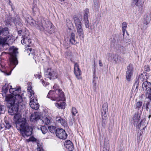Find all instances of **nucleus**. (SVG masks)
Listing matches in <instances>:
<instances>
[{
	"mask_svg": "<svg viewBox=\"0 0 151 151\" xmlns=\"http://www.w3.org/2000/svg\"><path fill=\"white\" fill-rule=\"evenodd\" d=\"M74 74L78 79L80 80L82 79L81 76L82 74L81 71L79 68V65L77 63H75L74 65Z\"/></svg>",
	"mask_w": 151,
	"mask_h": 151,
	"instance_id": "1a4fd4ad",
	"label": "nucleus"
},
{
	"mask_svg": "<svg viewBox=\"0 0 151 151\" xmlns=\"http://www.w3.org/2000/svg\"><path fill=\"white\" fill-rule=\"evenodd\" d=\"M132 119L134 124H137L140 120V116L138 113H136L133 116Z\"/></svg>",
	"mask_w": 151,
	"mask_h": 151,
	"instance_id": "6ab92c4d",
	"label": "nucleus"
},
{
	"mask_svg": "<svg viewBox=\"0 0 151 151\" xmlns=\"http://www.w3.org/2000/svg\"><path fill=\"white\" fill-rule=\"evenodd\" d=\"M35 139L34 138V137H30L29 139H27L26 140L27 142H29V141H35Z\"/></svg>",
	"mask_w": 151,
	"mask_h": 151,
	"instance_id": "4c0bfd02",
	"label": "nucleus"
},
{
	"mask_svg": "<svg viewBox=\"0 0 151 151\" xmlns=\"http://www.w3.org/2000/svg\"><path fill=\"white\" fill-rule=\"evenodd\" d=\"M45 75L46 78L55 79L58 78V74L51 68H48L45 72Z\"/></svg>",
	"mask_w": 151,
	"mask_h": 151,
	"instance_id": "39448f33",
	"label": "nucleus"
},
{
	"mask_svg": "<svg viewBox=\"0 0 151 151\" xmlns=\"http://www.w3.org/2000/svg\"><path fill=\"white\" fill-rule=\"evenodd\" d=\"M106 58L109 61H113L115 63L117 64L119 63L118 61V57L115 54L110 53H108Z\"/></svg>",
	"mask_w": 151,
	"mask_h": 151,
	"instance_id": "9d476101",
	"label": "nucleus"
},
{
	"mask_svg": "<svg viewBox=\"0 0 151 151\" xmlns=\"http://www.w3.org/2000/svg\"><path fill=\"white\" fill-rule=\"evenodd\" d=\"M70 42L72 44L75 45L77 43L75 40V36L74 33L72 32L70 36Z\"/></svg>",
	"mask_w": 151,
	"mask_h": 151,
	"instance_id": "aec40b11",
	"label": "nucleus"
},
{
	"mask_svg": "<svg viewBox=\"0 0 151 151\" xmlns=\"http://www.w3.org/2000/svg\"><path fill=\"white\" fill-rule=\"evenodd\" d=\"M143 5V2L139 0H132V5L134 6L135 5L139 7H142Z\"/></svg>",
	"mask_w": 151,
	"mask_h": 151,
	"instance_id": "dca6fc26",
	"label": "nucleus"
},
{
	"mask_svg": "<svg viewBox=\"0 0 151 151\" xmlns=\"http://www.w3.org/2000/svg\"><path fill=\"white\" fill-rule=\"evenodd\" d=\"M42 122L45 124L48 125L51 122L50 120L47 117L43 119Z\"/></svg>",
	"mask_w": 151,
	"mask_h": 151,
	"instance_id": "c756f323",
	"label": "nucleus"
},
{
	"mask_svg": "<svg viewBox=\"0 0 151 151\" xmlns=\"http://www.w3.org/2000/svg\"><path fill=\"white\" fill-rule=\"evenodd\" d=\"M71 113L72 114V115L74 116H75L77 113V111L75 108L73 107L72 109Z\"/></svg>",
	"mask_w": 151,
	"mask_h": 151,
	"instance_id": "f704fd0d",
	"label": "nucleus"
},
{
	"mask_svg": "<svg viewBox=\"0 0 151 151\" xmlns=\"http://www.w3.org/2000/svg\"><path fill=\"white\" fill-rule=\"evenodd\" d=\"M1 31V34L4 36H8V35L9 33V31L8 28L7 27H5L4 28H2V29Z\"/></svg>",
	"mask_w": 151,
	"mask_h": 151,
	"instance_id": "bb28decb",
	"label": "nucleus"
},
{
	"mask_svg": "<svg viewBox=\"0 0 151 151\" xmlns=\"http://www.w3.org/2000/svg\"><path fill=\"white\" fill-rule=\"evenodd\" d=\"M40 114L38 112L34 113L32 114L30 117V120L31 122H35L40 118Z\"/></svg>",
	"mask_w": 151,
	"mask_h": 151,
	"instance_id": "4468645a",
	"label": "nucleus"
},
{
	"mask_svg": "<svg viewBox=\"0 0 151 151\" xmlns=\"http://www.w3.org/2000/svg\"><path fill=\"white\" fill-rule=\"evenodd\" d=\"M36 9H37V8H36L35 7H33V8H32V10L33 12H36Z\"/></svg>",
	"mask_w": 151,
	"mask_h": 151,
	"instance_id": "a18cd8bd",
	"label": "nucleus"
},
{
	"mask_svg": "<svg viewBox=\"0 0 151 151\" xmlns=\"http://www.w3.org/2000/svg\"><path fill=\"white\" fill-rule=\"evenodd\" d=\"M54 91H50L47 96V97L53 101H59L65 100L64 93L59 88V86L56 84L53 86Z\"/></svg>",
	"mask_w": 151,
	"mask_h": 151,
	"instance_id": "7ed1b4c3",
	"label": "nucleus"
},
{
	"mask_svg": "<svg viewBox=\"0 0 151 151\" xmlns=\"http://www.w3.org/2000/svg\"><path fill=\"white\" fill-rule=\"evenodd\" d=\"M40 81L42 82V84H43V83L44 82V81L42 79H41Z\"/></svg>",
	"mask_w": 151,
	"mask_h": 151,
	"instance_id": "8fccbe9b",
	"label": "nucleus"
},
{
	"mask_svg": "<svg viewBox=\"0 0 151 151\" xmlns=\"http://www.w3.org/2000/svg\"><path fill=\"white\" fill-rule=\"evenodd\" d=\"M55 122L58 124L65 127L67 125V122L65 119L61 118L60 116H57L55 119Z\"/></svg>",
	"mask_w": 151,
	"mask_h": 151,
	"instance_id": "9b49d317",
	"label": "nucleus"
},
{
	"mask_svg": "<svg viewBox=\"0 0 151 151\" xmlns=\"http://www.w3.org/2000/svg\"><path fill=\"white\" fill-rule=\"evenodd\" d=\"M11 36H8L4 38L0 37V45H4L7 43L8 41L11 39Z\"/></svg>",
	"mask_w": 151,
	"mask_h": 151,
	"instance_id": "f3484780",
	"label": "nucleus"
},
{
	"mask_svg": "<svg viewBox=\"0 0 151 151\" xmlns=\"http://www.w3.org/2000/svg\"><path fill=\"white\" fill-rule=\"evenodd\" d=\"M150 17L149 16L146 15L144 18L143 24L147 25L150 23Z\"/></svg>",
	"mask_w": 151,
	"mask_h": 151,
	"instance_id": "a878e982",
	"label": "nucleus"
},
{
	"mask_svg": "<svg viewBox=\"0 0 151 151\" xmlns=\"http://www.w3.org/2000/svg\"><path fill=\"white\" fill-rule=\"evenodd\" d=\"M142 76V74L140 76V78Z\"/></svg>",
	"mask_w": 151,
	"mask_h": 151,
	"instance_id": "603ef678",
	"label": "nucleus"
},
{
	"mask_svg": "<svg viewBox=\"0 0 151 151\" xmlns=\"http://www.w3.org/2000/svg\"><path fill=\"white\" fill-rule=\"evenodd\" d=\"M74 23L77 30V32L79 37L81 38H84V32L82 24L80 19L77 17H74Z\"/></svg>",
	"mask_w": 151,
	"mask_h": 151,
	"instance_id": "20e7f679",
	"label": "nucleus"
},
{
	"mask_svg": "<svg viewBox=\"0 0 151 151\" xmlns=\"http://www.w3.org/2000/svg\"><path fill=\"white\" fill-rule=\"evenodd\" d=\"M146 96L151 100V90L147 92Z\"/></svg>",
	"mask_w": 151,
	"mask_h": 151,
	"instance_id": "e433bc0d",
	"label": "nucleus"
},
{
	"mask_svg": "<svg viewBox=\"0 0 151 151\" xmlns=\"http://www.w3.org/2000/svg\"><path fill=\"white\" fill-rule=\"evenodd\" d=\"M142 105V101H139L137 102L135 104V109H140Z\"/></svg>",
	"mask_w": 151,
	"mask_h": 151,
	"instance_id": "c85d7f7f",
	"label": "nucleus"
},
{
	"mask_svg": "<svg viewBox=\"0 0 151 151\" xmlns=\"http://www.w3.org/2000/svg\"><path fill=\"white\" fill-rule=\"evenodd\" d=\"M56 136L60 139H65L67 137V134L64 130L62 129H58L56 131Z\"/></svg>",
	"mask_w": 151,
	"mask_h": 151,
	"instance_id": "423d86ee",
	"label": "nucleus"
},
{
	"mask_svg": "<svg viewBox=\"0 0 151 151\" xmlns=\"http://www.w3.org/2000/svg\"><path fill=\"white\" fill-rule=\"evenodd\" d=\"M2 28L0 27V35L1 34V31H2Z\"/></svg>",
	"mask_w": 151,
	"mask_h": 151,
	"instance_id": "de8ad7c7",
	"label": "nucleus"
},
{
	"mask_svg": "<svg viewBox=\"0 0 151 151\" xmlns=\"http://www.w3.org/2000/svg\"><path fill=\"white\" fill-rule=\"evenodd\" d=\"M23 45H24L25 46H28L31 43V40L27 38H24L21 41Z\"/></svg>",
	"mask_w": 151,
	"mask_h": 151,
	"instance_id": "a211bd4d",
	"label": "nucleus"
},
{
	"mask_svg": "<svg viewBox=\"0 0 151 151\" xmlns=\"http://www.w3.org/2000/svg\"><path fill=\"white\" fill-rule=\"evenodd\" d=\"M14 22L17 26L18 25L20 27H21L22 25L20 19L18 17H17V18H15V19L14 20Z\"/></svg>",
	"mask_w": 151,
	"mask_h": 151,
	"instance_id": "5701e85b",
	"label": "nucleus"
},
{
	"mask_svg": "<svg viewBox=\"0 0 151 151\" xmlns=\"http://www.w3.org/2000/svg\"><path fill=\"white\" fill-rule=\"evenodd\" d=\"M151 117V115H149V118H150Z\"/></svg>",
	"mask_w": 151,
	"mask_h": 151,
	"instance_id": "3c124183",
	"label": "nucleus"
},
{
	"mask_svg": "<svg viewBox=\"0 0 151 151\" xmlns=\"http://www.w3.org/2000/svg\"><path fill=\"white\" fill-rule=\"evenodd\" d=\"M145 121L144 120H142L141 121V122L138 125V126L139 127H141L142 125H145L144 123H145Z\"/></svg>",
	"mask_w": 151,
	"mask_h": 151,
	"instance_id": "ea45409f",
	"label": "nucleus"
},
{
	"mask_svg": "<svg viewBox=\"0 0 151 151\" xmlns=\"http://www.w3.org/2000/svg\"><path fill=\"white\" fill-rule=\"evenodd\" d=\"M30 98L29 105L30 107L34 109L37 110L38 109L39 105L37 102V97L35 96Z\"/></svg>",
	"mask_w": 151,
	"mask_h": 151,
	"instance_id": "0eeeda50",
	"label": "nucleus"
},
{
	"mask_svg": "<svg viewBox=\"0 0 151 151\" xmlns=\"http://www.w3.org/2000/svg\"><path fill=\"white\" fill-rule=\"evenodd\" d=\"M64 145L65 147L68 150L71 151L73 149V146L72 143L70 140H67L64 143Z\"/></svg>",
	"mask_w": 151,
	"mask_h": 151,
	"instance_id": "2eb2a0df",
	"label": "nucleus"
},
{
	"mask_svg": "<svg viewBox=\"0 0 151 151\" xmlns=\"http://www.w3.org/2000/svg\"><path fill=\"white\" fill-rule=\"evenodd\" d=\"M4 111V106H0V114L3 113Z\"/></svg>",
	"mask_w": 151,
	"mask_h": 151,
	"instance_id": "58836bf2",
	"label": "nucleus"
},
{
	"mask_svg": "<svg viewBox=\"0 0 151 151\" xmlns=\"http://www.w3.org/2000/svg\"><path fill=\"white\" fill-rule=\"evenodd\" d=\"M84 21L86 27L87 28H88L89 27L90 25L88 19H84Z\"/></svg>",
	"mask_w": 151,
	"mask_h": 151,
	"instance_id": "2f4dec72",
	"label": "nucleus"
},
{
	"mask_svg": "<svg viewBox=\"0 0 151 151\" xmlns=\"http://www.w3.org/2000/svg\"><path fill=\"white\" fill-rule=\"evenodd\" d=\"M35 77L36 78H38L40 79L41 78V75L40 74V72H37V73L35 74Z\"/></svg>",
	"mask_w": 151,
	"mask_h": 151,
	"instance_id": "c9c22d12",
	"label": "nucleus"
},
{
	"mask_svg": "<svg viewBox=\"0 0 151 151\" xmlns=\"http://www.w3.org/2000/svg\"><path fill=\"white\" fill-rule=\"evenodd\" d=\"M27 52L29 53V55H31L32 56L33 59L36 60V57L35 56V53L34 52V50H32V48H28L27 50Z\"/></svg>",
	"mask_w": 151,
	"mask_h": 151,
	"instance_id": "412c9836",
	"label": "nucleus"
},
{
	"mask_svg": "<svg viewBox=\"0 0 151 151\" xmlns=\"http://www.w3.org/2000/svg\"><path fill=\"white\" fill-rule=\"evenodd\" d=\"M93 83H94V84L95 85L96 83H95V80H94V78H95L96 77V74H95V71L93 74Z\"/></svg>",
	"mask_w": 151,
	"mask_h": 151,
	"instance_id": "79ce46f5",
	"label": "nucleus"
},
{
	"mask_svg": "<svg viewBox=\"0 0 151 151\" xmlns=\"http://www.w3.org/2000/svg\"><path fill=\"white\" fill-rule=\"evenodd\" d=\"M150 60L151 61V58L150 59Z\"/></svg>",
	"mask_w": 151,
	"mask_h": 151,
	"instance_id": "864d4df0",
	"label": "nucleus"
},
{
	"mask_svg": "<svg viewBox=\"0 0 151 151\" xmlns=\"http://www.w3.org/2000/svg\"><path fill=\"white\" fill-rule=\"evenodd\" d=\"M27 91L28 93H30V96L29 98L35 96L34 95V91L32 89V87L31 86L28 87L27 88Z\"/></svg>",
	"mask_w": 151,
	"mask_h": 151,
	"instance_id": "393cba45",
	"label": "nucleus"
},
{
	"mask_svg": "<svg viewBox=\"0 0 151 151\" xmlns=\"http://www.w3.org/2000/svg\"><path fill=\"white\" fill-rule=\"evenodd\" d=\"M127 25V24L125 22H124L122 24V27L123 36L124 35L125 32L126 31Z\"/></svg>",
	"mask_w": 151,
	"mask_h": 151,
	"instance_id": "b1692460",
	"label": "nucleus"
},
{
	"mask_svg": "<svg viewBox=\"0 0 151 151\" xmlns=\"http://www.w3.org/2000/svg\"><path fill=\"white\" fill-rule=\"evenodd\" d=\"M89 13V10L88 9H86L84 10V15H83V19H88V14Z\"/></svg>",
	"mask_w": 151,
	"mask_h": 151,
	"instance_id": "cd10ccee",
	"label": "nucleus"
},
{
	"mask_svg": "<svg viewBox=\"0 0 151 151\" xmlns=\"http://www.w3.org/2000/svg\"><path fill=\"white\" fill-rule=\"evenodd\" d=\"M40 128L42 133L44 134H46L48 132L47 128L45 126H41Z\"/></svg>",
	"mask_w": 151,
	"mask_h": 151,
	"instance_id": "7c9ffc66",
	"label": "nucleus"
},
{
	"mask_svg": "<svg viewBox=\"0 0 151 151\" xmlns=\"http://www.w3.org/2000/svg\"><path fill=\"white\" fill-rule=\"evenodd\" d=\"M148 105V103H147L146 104V109L147 110H148L149 109Z\"/></svg>",
	"mask_w": 151,
	"mask_h": 151,
	"instance_id": "c03bdc74",
	"label": "nucleus"
},
{
	"mask_svg": "<svg viewBox=\"0 0 151 151\" xmlns=\"http://www.w3.org/2000/svg\"><path fill=\"white\" fill-rule=\"evenodd\" d=\"M145 70L146 71H149L150 70V68L149 66L147 65L145 66Z\"/></svg>",
	"mask_w": 151,
	"mask_h": 151,
	"instance_id": "a19ab883",
	"label": "nucleus"
},
{
	"mask_svg": "<svg viewBox=\"0 0 151 151\" xmlns=\"http://www.w3.org/2000/svg\"><path fill=\"white\" fill-rule=\"evenodd\" d=\"M37 145V151H45L42 148V146L40 144L38 143Z\"/></svg>",
	"mask_w": 151,
	"mask_h": 151,
	"instance_id": "72a5a7b5",
	"label": "nucleus"
},
{
	"mask_svg": "<svg viewBox=\"0 0 151 151\" xmlns=\"http://www.w3.org/2000/svg\"><path fill=\"white\" fill-rule=\"evenodd\" d=\"M48 128L49 131L51 133L54 132L55 130V127L54 126H49Z\"/></svg>",
	"mask_w": 151,
	"mask_h": 151,
	"instance_id": "473e14b6",
	"label": "nucleus"
},
{
	"mask_svg": "<svg viewBox=\"0 0 151 151\" xmlns=\"http://www.w3.org/2000/svg\"><path fill=\"white\" fill-rule=\"evenodd\" d=\"M22 30H19V31H18V34H21V32H22Z\"/></svg>",
	"mask_w": 151,
	"mask_h": 151,
	"instance_id": "09e8293b",
	"label": "nucleus"
},
{
	"mask_svg": "<svg viewBox=\"0 0 151 151\" xmlns=\"http://www.w3.org/2000/svg\"><path fill=\"white\" fill-rule=\"evenodd\" d=\"M108 111V106L107 103H104L103 105L101 111L102 117H105L107 116V113Z\"/></svg>",
	"mask_w": 151,
	"mask_h": 151,
	"instance_id": "ddd939ff",
	"label": "nucleus"
},
{
	"mask_svg": "<svg viewBox=\"0 0 151 151\" xmlns=\"http://www.w3.org/2000/svg\"><path fill=\"white\" fill-rule=\"evenodd\" d=\"M99 64L100 66L102 67L103 66V64L101 60H99Z\"/></svg>",
	"mask_w": 151,
	"mask_h": 151,
	"instance_id": "37998d69",
	"label": "nucleus"
},
{
	"mask_svg": "<svg viewBox=\"0 0 151 151\" xmlns=\"http://www.w3.org/2000/svg\"><path fill=\"white\" fill-rule=\"evenodd\" d=\"M10 127V125L9 124H7L6 126V128H7V129H9Z\"/></svg>",
	"mask_w": 151,
	"mask_h": 151,
	"instance_id": "49530a36",
	"label": "nucleus"
},
{
	"mask_svg": "<svg viewBox=\"0 0 151 151\" xmlns=\"http://www.w3.org/2000/svg\"><path fill=\"white\" fill-rule=\"evenodd\" d=\"M6 90L9 89V92L14 95H8L6 97L5 100L7 102V106L9 108L8 112L11 115H15L14 118V120L16 125L17 129L20 131L22 136L27 137L32 134V129L30 127L26 125V120L25 119L22 118L21 116L17 114L18 111L19 104L23 101V94L20 93L19 88H12L11 86L5 84Z\"/></svg>",
	"mask_w": 151,
	"mask_h": 151,
	"instance_id": "f257e3e1",
	"label": "nucleus"
},
{
	"mask_svg": "<svg viewBox=\"0 0 151 151\" xmlns=\"http://www.w3.org/2000/svg\"><path fill=\"white\" fill-rule=\"evenodd\" d=\"M55 106L57 108L59 109H64L65 108V102L61 103H55Z\"/></svg>",
	"mask_w": 151,
	"mask_h": 151,
	"instance_id": "4be33fe9",
	"label": "nucleus"
},
{
	"mask_svg": "<svg viewBox=\"0 0 151 151\" xmlns=\"http://www.w3.org/2000/svg\"><path fill=\"white\" fill-rule=\"evenodd\" d=\"M142 87L143 91H146L147 92L151 90V83L147 81H145L142 83Z\"/></svg>",
	"mask_w": 151,
	"mask_h": 151,
	"instance_id": "f8f14e48",
	"label": "nucleus"
},
{
	"mask_svg": "<svg viewBox=\"0 0 151 151\" xmlns=\"http://www.w3.org/2000/svg\"><path fill=\"white\" fill-rule=\"evenodd\" d=\"M25 19L27 23L32 26H35V24L36 28L41 31H44L49 34L52 33L54 31L52 23L47 20L40 19L36 22L29 15L25 17Z\"/></svg>",
	"mask_w": 151,
	"mask_h": 151,
	"instance_id": "f03ea898",
	"label": "nucleus"
},
{
	"mask_svg": "<svg viewBox=\"0 0 151 151\" xmlns=\"http://www.w3.org/2000/svg\"><path fill=\"white\" fill-rule=\"evenodd\" d=\"M127 71L126 72V78L127 81H129L133 74V68L132 65L129 64L127 67Z\"/></svg>",
	"mask_w": 151,
	"mask_h": 151,
	"instance_id": "6e6552de",
	"label": "nucleus"
}]
</instances>
